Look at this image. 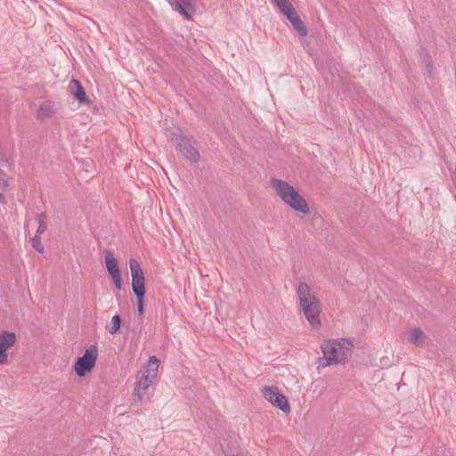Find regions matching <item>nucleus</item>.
Returning <instances> with one entry per match:
<instances>
[{
	"label": "nucleus",
	"instance_id": "obj_16",
	"mask_svg": "<svg viewBox=\"0 0 456 456\" xmlns=\"http://www.w3.org/2000/svg\"><path fill=\"white\" fill-rule=\"evenodd\" d=\"M159 366V360L155 355H151L140 371L150 374L151 377H157Z\"/></svg>",
	"mask_w": 456,
	"mask_h": 456
},
{
	"label": "nucleus",
	"instance_id": "obj_27",
	"mask_svg": "<svg viewBox=\"0 0 456 456\" xmlns=\"http://www.w3.org/2000/svg\"><path fill=\"white\" fill-rule=\"evenodd\" d=\"M4 196L2 193H0V202H4Z\"/></svg>",
	"mask_w": 456,
	"mask_h": 456
},
{
	"label": "nucleus",
	"instance_id": "obj_6",
	"mask_svg": "<svg viewBox=\"0 0 456 456\" xmlns=\"http://www.w3.org/2000/svg\"><path fill=\"white\" fill-rule=\"evenodd\" d=\"M299 305L304 313L305 317L313 329H319L321 327V304L319 299L301 302Z\"/></svg>",
	"mask_w": 456,
	"mask_h": 456
},
{
	"label": "nucleus",
	"instance_id": "obj_23",
	"mask_svg": "<svg viewBox=\"0 0 456 456\" xmlns=\"http://www.w3.org/2000/svg\"><path fill=\"white\" fill-rule=\"evenodd\" d=\"M272 2L279 8L281 12H285L287 7L292 5L289 0H272Z\"/></svg>",
	"mask_w": 456,
	"mask_h": 456
},
{
	"label": "nucleus",
	"instance_id": "obj_10",
	"mask_svg": "<svg viewBox=\"0 0 456 456\" xmlns=\"http://www.w3.org/2000/svg\"><path fill=\"white\" fill-rule=\"evenodd\" d=\"M156 377H151L150 374L139 371L137 375V387L134 389V396L142 400L145 390H147L152 384Z\"/></svg>",
	"mask_w": 456,
	"mask_h": 456
},
{
	"label": "nucleus",
	"instance_id": "obj_9",
	"mask_svg": "<svg viewBox=\"0 0 456 456\" xmlns=\"http://www.w3.org/2000/svg\"><path fill=\"white\" fill-rule=\"evenodd\" d=\"M287 19L290 21L294 28L297 30L299 36L305 37L307 35V29L305 27L303 21L300 17L297 15L293 5H289L287 7V10L282 12Z\"/></svg>",
	"mask_w": 456,
	"mask_h": 456
},
{
	"label": "nucleus",
	"instance_id": "obj_25",
	"mask_svg": "<svg viewBox=\"0 0 456 456\" xmlns=\"http://www.w3.org/2000/svg\"><path fill=\"white\" fill-rule=\"evenodd\" d=\"M115 285V288L118 290H120L122 289V281H121V274L118 276L111 277Z\"/></svg>",
	"mask_w": 456,
	"mask_h": 456
},
{
	"label": "nucleus",
	"instance_id": "obj_5",
	"mask_svg": "<svg viewBox=\"0 0 456 456\" xmlns=\"http://www.w3.org/2000/svg\"><path fill=\"white\" fill-rule=\"evenodd\" d=\"M262 393L266 401L282 411L284 413H289L290 411V405L287 397L280 391L277 387H265L262 390Z\"/></svg>",
	"mask_w": 456,
	"mask_h": 456
},
{
	"label": "nucleus",
	"instance_id": "obj_12",
	"mask_svg": "<svg viewBox=\"0 0 456 456\" xmlns=\"http://www.w3.org/2000/svg\"><path fill=\"white\" fill-rule=\"evenodd\" d=\"M297 297L299 303L318 299L305 282L299 283L297 289Z\"/></svg>",
	"mask_w": 456,
	"mask_h": 456
},
{
	"label": "nucleus",
	"instance_id": "obj_13",
	"mask_svg": "<svg viewBox=\"0 0 456 456\" xmlns=\"http://www.w3.org/2000/svg\"><path fill=\"white\" fill-rule=\"evenodd\" d=\"M297 297L299 303L318 299L305 282L299 283L297 289Z\"/></svg>",
	"mask_w": 456,
	"mask_h": 456
},
{
	"label": "nucleus",
	"instance_id": "obj_14",
	"mask_svg": "<svg viewBox=\"0 0 456 456\" xmlns=\"http://www.w3.org/2000/svg\"><path fill=\"white\" fill-rule=\"evenodd\" d=\"M175 9L185 19H191L194 7L191 0H175Z\"/></svg>",
	"mask_w": 456,
	"mask_h": 456
},
{
	"label": "nucleus",
	"instance_id": "obj_22",
	"mask_svg": "<svg viewBox=\"0 0 456 456\" xmlns=\"http://www.w3.org/2000/svg\"><path fill=\"white\" fill-rule=\"evenodd\" d=\"M272 2L279 8L281 12H285L287 7L292 5L289 0H272Z\"/></svg>",
	"mask_w": 456,
	"mask_h": 456
},
{
	"label": "nucleus",
	"instance_id": "obj_28",
	"mask_svg": "<svg viewBox=\"0 0 456 456\" xmlns=\"http://www.w3.org/2000/svg\"><path fill=\"white\" fill-rule=\"evenodd\" d=\"M231 456H241V455H238V454H232V455H231Z\"/></svg>",
	"mask_w": 456,
	"mask_h": 456
},
{
	"label": "nucleus",
	"instance_id": "obj_26",
	"mask_svg": "<svg viewBox=\"0 0 456 456\" xmlns=\"http://www.w3.org/2000/svg\"><path fill=\"white\" fill-rule=\"evenodd\" d=\"M431 69H432V65H431L430 61L428 60V63H427V70H428V72L429 74L431 73Z\"/></svg>",
	"mask_w": 456,
	"mask_h": 456
},
{
	"label": "nucleus",
	"instance_id": "obj_17",
	"mask_svg": "<svg viewBox=\"0 0 456 456\" xmlns=\"http://www.w3.org/2000/svg\"><path fill=\"white\" fill-rule=\"evenodd\" d=\"M426 339L425 333L419 328L411 330L410 336H409V341L417 346H420L424 344Z\"/></svg>",
	"mask_w": 456,
	"mask_h": 456
},
{
	"label": "nucleus",
	"instance_id": "obj_24",
	"mask_svg": "<svg viewBox=\"0 0 456 456\" xmlns=\"http://www.w3.org/2000/svg\"><path fill=\"white\" fill-rule=\"evenodd\" d=\"M134 296L136 297V299H137V312H138L139 315H142L143 310H144L143 300H144L145 294L134 295Z\"/></svg>",
	"mask_w": 456,
	"mask_h": 456
},
{
	"label": "nucleus",
	"instance_id": "obj_8",
	"mask_svg": "<svg viewBox=\"0 0 456 456\" xmlns=\"http://www.w3.org/2000/svg\"><path fill=\"white\" fill-rule=\"evenodd\" d=\"M16 342V336L13 332L2 331L0 333V364L7 361V350Z\"/></svg>",
	"mask_w": 456,
	"mask_h": 456
},
{
	"label": "nucleus",
	"instance_id": "obj_20",
	"mask_svg": "<svg viewBox=\"0 0 456 456\" xmlns=\"http://www.w3.org/2000/svg\"><path fill=\"white\" fill-rule=\"evenodd\" d=\"M45 215L40 214L36 217L37 222L38 223V228L37 230L36 235L39 236V234L44 233L46 229V224L45 222Z\"/></svg>",
	"mask_w": 456,
	"mask_h": 456
},
{
	"label": "nucleus",
	"instance_id": "obj_4",
	"mask_svg": "<svg viewBox=\"0 0 456 456\" xmlns=\"http://www.w3.org/2000/svg\"><path fill=\"white\" fill-rule=\"evenodd\" d=\"M173 140L175 142L176 147L184 158L191 162H198L200 160V156L195 146L196 141L192 136L175 134Z\"/></svg>",
	"mask_w": 456,
	"mask_h": 456
},
{
	"label": "nucleus",
	"instance_id": "obj_18",
	"mask_svg": "<svg viewBox=\"0 0 456 456\" xmlns=\"http://www.w3.org/2000/svg\"><path fill=\"white\" fill-rule=\"evenodd\" d=\"M71 83L76 87V92H74V96L80 103H86L89 102V100L86 96V91L81 86L80 82L78 80L73 79Z\"/></svg>",
	"mask_w": 456,
	"mask_h": 456
},
{
	"label": "nucleus",
	"instance_id": "obj_7",
	"mask_svg": "<svg viewBox=\"0 0 456 456\" xmlns=\"http://www.w3.org/2000/svg\"><path fill=\"white\" fill-rule=\"evenodd\" d=\"M132 276V289L134 295L145 294V279L139 262L134 258L129 260Z\"/></svg>",
	"mask_w": 456,
	"mask_h": 456
},
{
	"label": "nucleus",
	"instance_id": "obj_19",
	"mask_svg": "<svg viewBox=\"0 0 456 456\" xmlns=\"http://www.w3.org/2000/svg\"><path fill=\"white\" fill-rule=\"evenodd\" d=\"M121 318L118 314H115L111 319V326L109 328V332L111 335L116 334L120 329Z\"/></svg>",
	"mask_w": 456,
	"mask_h": 456
},
{
	"label": "nucleus",
	"instance_id": "obj_15",
	"mask_svg": "<svg viewBox=\"0 0 456 456\" xmlns=\"http://www.w3.org/2000/svg\"><path fill=\"white\" fill-rule=\"evenodd\" d=\"M106 268L110 277L120 275L118 261L110 250L105 252Z\"/></svg>",
	"mask_w": 456,
	"mask_h": 456
},
{
	"label": "nucleus",
	"instance_id": "obj_3",
	"mask_svg": "<svg viewBox=\"0 0 456 456\" xmlns=\"http://www.w3.org/2000/svg\"><path fill=\"white\" fill-rule=\"evenodd\" d=\"M98 356L96 346L92 345L86 349L84 354L78 357L74 363L73 369L78 377H84L87 372L91 371L95 366Z\"/></svg>",
	"mask_w": 456,
	"mask_h": 456
},
{
	"label": "nucleus",
	"instance_id": "obj_11",
	"mask_svg": "<svg viewBox=\"0 0 456 456\" xmlns=\"http://www.w3.org/2000/svg\"><path fill=\"white\" fill-rule=\"evenodd\" d=\"M56 111V103L52 101H45L39 105L37 118L39 120L51 118L55 115Z\"/></svg>",
	"mask_w": 456,
	"mask_h": 456
},
{
	"label": "nucleus",
	"instance_id": "obj_2",
	"mask_svg": "<svg viewBox=\"0 0 456 456\" xmlns=\"http://www.w3.org/2000/svg\"><path fill=\"white\" fill-rule=\"evenodd\" d=\"M270 183L281 200L295 211L302 214H307L309 212L307 201L289 183L281 179L273 178Z\"/></svg>",
	"mask_w": 456,
	"mask_h": 456
},
{
	"label": "nucleus",
	"instance_id": "obj_1",
	"mask_svg": "<svg viewBox=\"0 0 456 456\" xmlns=\"http://www.w3.org/2000/svg\"><path fill=\"white\" fill-rule=\"evenodd\" d=\"M353 347L351 340L346 338L325 341L321 346L323 359L320 362L319 367H327L345 362L351 357Z\"/></svg>",
	"mask_w": 456,
	"mask_h": 456
},
{
	"label": "nucleus",
	"instance_id": "obj_21",
	"mask_svg": "<svg viewBox=\"0 0 456 456\" xmlns=\"http://www.w3.org/2000/svg\"><path fill=\"white\" fill-rule=\"evenodd\" d=\"M31 244L33 246V248L38 251L39 253H43L44 250H45V248L41 242V239L39 238V236L37 235H35L32 239H31Z\"/></svg>",
	"mask_w": 456,
	"mask_h": 456
}]
</instances>
